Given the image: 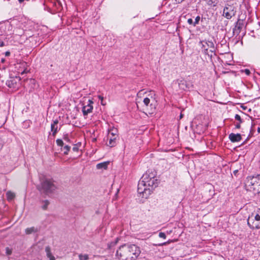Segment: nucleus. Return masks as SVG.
Masks as SVG:
<instances>
[{
  "instance_id": "obj_14",
  "label": "nucleus",
  "mask_w": 260,
  "mask_h": 260,
  "mask_svg": "<svg viewBox=\"0 0 260 260\" xmlns=\"http://www.w3.org/2000/svg\"><path fill=\"white\" fill-rule=\"evenodd\" d=\"M45 251L46 252L47 256L50 260H55L54 256L52 254L51 252V248L49 246H47L45 248Z\"/></svg>"
},
{
  "instance_id": "obj_32",
  "label": "nucleus",
  "mask_w": 260,
  "mask_h": 260,
  "mask_svg": "<svg viewBox=\"0 0 260 260\" xmlns=\"http://www.w3.org/2000/svg\"><path fill=\"white\" fill-rule=\"evenodd\" d=\"M63 139L67 142H69L70 141L69 138L67 135L64 136Z\"/></svg>"
},
{
  "instance_id": "obj_25",
  "label": "nucleus",
  "mask_w": 260,
  "mask_h": 260,
  "mask_svg": "<svg viewBox=\"0 0 260 260\" xmlns=\"http://www.w3.org/2000/svg\"><path fill=\"white\" fill-rule=\"evenodd\" d=\"M200 20V17L199 16H197L195 19V21L193 22L194 26L199 23Z\"/></svg>"
},
{
  "instance_id": "obj_3",
  "label": "nucleus",
  "mask_w": 260,
  "mask_h": 260,
  "mask_svg": "<svg viewBox=\"0 0 260 260\" xmlns=\"http://www.w3.org/2000/svg\"><path fill=\"white\" fill-rule=\"evenodd\" d=\"M40 193L45 195L53 193L57 189L56 182L52 178L44 175L39 176V183L36 185Z\"/></svg>"
},
{
  "instance_id": "obj_21",
  "label": "nucleus",
  "mask_w": 260,
  "mask_h": 260,
  "mask_svg": "<svg viewBox=\"0 0 260 260\" xmlns=\"http://www.w3.org/2000/svg\"><path fill=\"white\" fill-rule=\"evenodd\" d=\"M79 257L80 260H88L89 259V256L87 254H80Z\"/></svg>"
},
{
  "instance_id": "obj_43",
  "label": "nucleus",
  "mask_w": 260,
  "mask_h": 260,
  "mask_svg": "<svg viewBox=\"0 0 260 260\" xmlns=\"http://www.w3.org/2000/svg\"><path fill=\"white\" fill-rule=\"evenodd\" d=\"M210 2H211L212 3H213V2L212 1V0H209V1H208V3L209 4H210Z\"/></svg>"
},
{
  "instance_id": "obj_34",
  "label": "nucleus",
  "mask_w": 260,
  "mask_h": 260,
  "mask_svg": "<svg viewBox=\"0 0 260 260\" xmlns=\"http://www.w3.org/2000/svg\"><path fill=\"white\" fill-rule=\"evenodd\" d=\"M78 148L76 146H74V147H73V150L74 151H78Z\"/></svg>"
},
{
  "instance_id": "obj_10",
  "label": "nucleus",
  "mask_w": 260,
  "mask_h": 260,
  "mask_svg": "<svg viewBox=\"0 0 260 260\" xmlns=\"http://www.w3.org/2000/svg\"><path fill=\"white\" fill-rule=\"evenodd\" d=\"M89 103L87 105L83 106L82 108V112L84 116H86L88 113H90L92 112L93 109V106L92 104H93V102L91 100L88 101Z\"/></svg>"
},
{
  "instance_id": "obj_8",
  "label": "nucleus",
  "mask_w": 260,
  "mask_h": 260,
  "mask_svg": "<svg viewBox=\"0 0 260 260\" xmlns=\"http://www.w3.org/2000/svg\"><path fill=\"white\" fill-rule=\"evenodd\" d=\"M236 13V8L233 5L226 4L223 11V16L226 19H230L234 16Z\"/></svg>"
},
{
  "instance_id": "obj_19",
  "label": "nucleus",
  "mask_w": 260,
  "mask_h": 260,
  "mask_svg": "<svg viewBox=\"0 0 260 260\" xmlns=\"http://www.w3.org/2000/svg\"><path fill=\"white\" fill-rule=\"evenodd\" d=\"M6 196H7V199L9 201L12 200L15 196L14 193H13L10 191H9L7 192Z\"/></svg>"
},
{
  "instance_id": "obj_37",
  "label": "nucleus",
  "mask_w": 260,
  "mask_h": 260,
  "mask_svg": "<svg viewBox=\"0 0 260 260\" xmlns=\"http://www.w3.org/2000/svg\"><path fill=\"white\" fill-rule=\"evenodd\" d=\"M10 82L12 83H13V80H11V81H9V82H8V86H9V87H11V84H10Z\"/></svg>"
},
{
  "instance_id": "obj_39",
  "label": "nucleus",
  "mask_w": 260,
  "mask_h": 260,
  "mask_svg": "<svg viewBox=\"0 0 260 260\" xmlns=\"http://www.w3.org/2000/svg\"><path fill=\"white\" fill-rule=\"evenodd\" d=\"M260 214V210L258 211ZM257 227L260 228V223L259 224L255 225Z\"/></svg>"
},
{
  "instance_id": "obj_26",
  "label": "nucleus",
  "mask_w": 260,
  "mask_h": 260,
  "mask_svg": "<svg viewBox=\"0 0 260 260\" xmlns=\"http://www.w3.org/2000/svg\"><path fill=\"white\" fill-rule=\"evenodd\" d=\"M4 144H5V141L2 138H0V151L3 148Z\"/></svg>"
},
{
  "instance_id": "obj_44",
  "label": "nucleus",
  "mask_w": 260,
  "mask_h": 260,
  "mask_svg": "<svg viewBox=\"0 0 260 260\" xmlns=\"http://www.w3.org/2000/svg\"><path fill=\"white\" fill-rule=\"evenodd\" d=\"M257 131H258V133H260V127L258 128Z\"/></svg>"
},
{
  "instance_id": "obj_15",
  "label": "nucleus",
  "mask_w": 260,
  "mask_h": 260,
  "mask_svg": "<svg viewBox=\"0 0 260 260\" xmlns=\"http://www.w3.org/2000/svg\"><path fill=\"white\" fill-rule=\"evenodd\" d=\"M108 138L109 139V143L107 144L108 146L112 147L114 146L116 144V137H108Z\"/></svg>"
},
{
  "instance_id": "obj_18",
  "label": "nucleus",
  "mask_w": 260,
  "mask_h": 260,
  "mask_svg": "<svg viewBox=\"0 0 260 260\" xmlns=\"http://www.w3.org/2000/svg\"><path fill=\"white\" fill-rule=\"evenodd\" d=\"M118 130L116 128H113L109 131L108 137H117Z\"/></svg>"
},
{
  "instance_id": "obj_28",
  "label": "nucleus",
  "mask_w": 260,
  "mask_h": 260,
  "mask_svg": "<svg viewBox=\"0 0 260 260\" xmlns=\"http://www.w3.org/2000/svg\"><path fill=\"white\" fill-rule=\"evenodd\" d=\"M6 251L7 255H10L12 252V250L10 249L9 247H6Z\"/></svg>"
},
{
  "instance_id": "obj_16",
  "label": "nucleus",
  "mask_w": 260,
  "mask_h": 260,
  "mask_svg": "<svg viewBox=\"0 0 260 260\" xmlns=\"http://www.w3.org/2000/svg\"><path fill=\"white\" fill-rule=\"evenodd\" d=\"M39 231V229L38 228H35V227L32 226V227H31V228H27L25 230V233L27 235H29V234H30L31 233H37Z\"/></svg>"
},
{
  "instance_id": "obj_23",
  "label": "nucleus",
  "mask_w": 260,
  "mask_h": 260,
  "mask_svg": "<svg viewBox=\"0 0 260 260\" xmlns=\"http://www.w3.org/2000/svg\"><path fill=\"white\" fill-rule=\"evenodd\" d=\"M56 144L58 146L62 147L63 145V142L62 140L61 139H57L56 141Z\"/></svg>"
},
{
  "instance_id": "obj_27",
  "label": "nucleus",
  "mask_w": 260,
  "mask_h": 260,
  "mask_svg": "<svg viewBox=\"0 0 260 260\" xmlns=\"http://www.w3.org/2000/svg\"><path fill=\"white\" fill-rule=\"evenodd\" d=\"M98 98L101 100V104L102 105H105L106 104L104 103L103 102V101H104V97L101 95H99L98 96Z\"/></svg>"
},
{
  "instance_id": "obj_24",
  "label": "nucleus",
  "mask_w": 260,
  "mask_h": 260,
  "mask_svg": "<svg viewBox=\"0 0 260 260\" xmlns=\"http://www.w3.org/2000/svg\"><path fill=\"white\" fill-rule=\"evenodd\" d=\"M235 119H236L237 120L239 121V122H240V123H242L243 122V120L242 119H241L240 116L238 114H236L235 116Z\"/></svg>"
},
{
  "instance_id": "obj_42",
  "label": "nucleus",
  "mask_w": 260,
  "mask_h": 260,
  "mask_svg": "<svg viewBox=\"0 0 260 260\" xmlns=\"http://www.w3.org/2000/svg\"><path fill=\"white\" fill-rule=\"evenodd\" d=\"M183 117V114H181L180 115V119L182 118Z\"/></svg>"
},
{
  "instance_id": "obj_45",
  "label": "nucleus",
  "mask_w": 260,
  "mask_h": 260,
  "mask_svg": "<svg viewBox=\"0 0 260 260\" xmlns=\"http://www.w3.org/2000/svg\"><path fill=\"white\" fill-rule=\"evenodd\" d=\"M165 244H166V243H163V244H159V245H165Z\"/></svg>"
},
{
  "instance_id": "obj_29",
  "label": "nucleus",
  "mask_w": 260,
  "mask_h": 260,
  "mask_svg": "<svg viewBox=\"0 0 260 260\" xmlns=\"http://www.w3.org/2000/svg\"><path fill=\"white\" fill-rule=\"evenodd\" d=\"M159 237L160 238H163V239H166V234L164 233H162V232H160L159 233Z\"/></svg>"
},
{
  "instance_id": "obj_30",
  "label": "nucleus",
  "mask_w": 260,
  "mask_h": 260,
  "mask_svg": "<svg viewBox=\"0 0 260 260\" xmlns=\"http://www.w3.org/2000/svg\"><path fill=\"white\" fill-rule=\"evenodd\" d=\"M244 73H245L247 75H249L250 74V71L249 69H246L243 71Z\"/></svg>"
},
{
  "instance_id": "obj_7",
  "label": "nucleus",
  "mask_w": 260,
  "mask_h": 260,
  "mask_svg": "<svg viewBox=\"0 0 260 260\" xmlns=\"http://www.w3.org/2000/svg\"><path fill=\"white\" fill-rule=\"evenodd\" d=\"M260 223V214L259 211L255 215L253 213L248 217L247 219V224L251 229H259L260 228L257 227L255 225Z\"/></svg>"
},
{
  "instance_id": "obj_6",
  "label": "nucleus",
  "mask_w": 260,
  "mask_h": 260,
  "mask_svg": "<svg viewBox=\"0 0 260 260\" xmlns=\"http://www.w3.org/2000/svg\"><path fill=\"white\" fill-rule=\"evenodd\" d=\"M155 96V93L153 91H150L148 96L145 98L143 100L144 104L150 110L152 113L154 111L157 105Z\"/></svg>"
},
{
  "instance_id": "obj_11",
  "label": "nucleus",
  "mask_w": 260,
  "mask_h": 260,
  "mask_svg": "<svg viewBox=\"0 0 260 260\" xmlns=\"http://www.w3.org/2000/svg\"><path fill=\"white\" fill-rule=\"evenodd\" d=\"M177 82L179 88L182 90H185L189 88L190 87L189 84H188L187 82L185 80H178Z\"/></svg>"
},
{
  "instance_id": "obj_1",
  "label": "nucleus",
  "mask_w": 260,
  "mask_h": 260,
  "mask_svg": "<svg viewBox=\"0 0 260 260\" xmlns=\"http://www.w3.org/2000/svg\"><path fill=\"white\" fill-rule=\"evenodd\" d=\"M156 172L148 170L143 174L138 184V192L147 199L152 190L158 186L159 181L156 178Z\"/></svg>"
},
{
  "instance_id": "obj_33",
  "label": "nucleus",
  "mask_w": 260,
  "mask_h": 260,
  "mask_svg": "<svg viewBox=\"0 0 260 260\" xmlns=\"http://www.w3.org/2000/svg\"><path fill=\"white\" fill-rule=\"evenodd\" d=\"M240 124L241 123H240V122L237 123L236 125V127H235L236 128H238V129L240 128L241 127Z\"/></svg>"
},
{
  "instance_id": "obj_17",
  "label": "nucleus",
  "mask_w": 260,
  "mask_h": 260,
  "mask_svg": "<svg viewBox=\"0 0 260 260\" xmlns=\"http://www.w3.org/2000/svg\"><path fill=\"white\" fill-rule=\"evenodd\" d=\"M109 164L108 161H105L101 163H99L96 165V168L98 169H106L108 167V165Z\"/></svg>"
},
{
  "instance_id": "obj_36",
  "label": "nucleus",
  "mask_w": 260,
  "mask_h": 260,
  "mask_svg": "<svg viewBox=\"0 0 260 260\" xmlns=\"http://www.w3.org/2000/svg\"><path fill=\"white\" fill-rule=\"evenodd\" d=\"M10 55V52L9 51H6L5 52V55L6 56H9Z\"/></svg>"
},
{
  "instance_id": "obj_41",
  "label": "nucleus",
  "mask_w": 260,
  "mask_h": 260,
  "mask_svg": "<svg viewBox=\"0 0 260 260\" xmlns=\"http://www.w3.org/2000/svg\"><path fill=\"white\" fill-rule=\"evenodd\" d=\"M5 59L4 58H2V59H1V62H5Z\"/></svg>"
},
{
  "instance_id": "obj_12",
  "label": "nucleus",
  "mask_w": 260,
  "mask_h": 260,
  "mask_svg": "<svg viewBox=\"0 0 260 260\" xmlns=\"http://www.w3.org/2000/svg\"><path fill=\"white\" fill-rule=\"evenodd\" d=\"M229 138L232 142H238L241 140L242 137L240 134L231 133L229 135Z\"/></svg>"
},
{
  "instance_id": "obj_40",
  "label": "nucleus",
  "mask_w": 260,
  "mask_h": 260,
  "mask_svg": "<svg viewBox=\"0 0 260 260\" xmlns=\"http://www.w3.org/2000/svg\"><path fill=\"white\" fill-rule=\"evenodd\" d=\"M18 1L19 3L21 4L22 2H23L24 0H18Z\"/></svg>"
},
{
  "instance_id": "obj_38",
  "label": "nucleus",
  "mask_w": 260,
  "mask_h": 260,
  "mask_svg": "<svg viewBox=\"0 0 260 260\" xmlns=\"http://www.w3.org/2000/svg\"><path fill=\"white\" fill-rule=\"evenodd\" d=\"M238 171L237 170H235L233 173L234 174L236 175L237 174V173H238Z\"/></svg>"
},
{
  "instance_id": "obj_13",
  "label": "nucleus",
  "mask_w": 260,
  "mask_h": 260,
  "mask_svg": "<svg viewBox=\"0 0 260 260\" xmlns=\"http://www.w3.org/2000/svg\"><path fill=\"white\" fill-rule=\"evenodd\" d=\"M58 123V120H55L51 125V129L53 132L52 135L53 136H55L57 132V124Z\"/></svg>"
},
{
  "instance_id": "obj_22",
  "label": "nucleus",
  "mask_w": 260,
  "mask_h": 260,
  "mask_svg": "<svg viewBox=\"0 0 260 260\" xmlns=\"http://www.w3.org/2000/svg\"><path fill=\"white\" fill-rule=\"evenodd\" d=\"M70 146H68V145H66L63 149L65 150V151H64L63 153L65 154V155H67L68 154L70 150Z\"/></svg>"
},
{
  "instance_id": "obj_35",
  "label": "nucleus",
  "mask_w": 260,
  "mask_h": 260,
  "mask_svg": "<svg viewBox=\"0 0 260 260\" xmlns=\"http://www.w3.org/2000/svg\"><path fill=\"white\" fill-rule=\"evenodd\" d=\"M5 46L4 42L3 41L0 42V47H3Z\"/></svg>"
},
{
  "instance_id": "obj_20",
  "label": "nucleus",
  "mask_w": 260,
  "mask_h": 260,
  "mask_svg": "<svg viewBox=\"0 0 260 260\" xmlns=\"http://www.w3.org/2000/svg\"><path fill=\"white\" fill-rule=\"evenodd\" d=\"M43 203L44 204L42 206V208L43 210H46L48 207V206L49 204V202L48 200H45L43 201Z\"/></svg>"
},
{
  "instance_id": "obj_2",
  "label": "nucleus",
  "mask_w": 260,
  "mask_h": 260,
  "mask_svg": "<svg viewBox=\"0 0 260 260\" xmlns=\"http://www.w3.org/2000/svg\"><path fill=\"white\" fill-rule=\"evenodd\" d=\"M140 253V248L135 244H124L117 251V255L121 260H136Z\"/></svg>"
},
{
  "instance_id": "obj_4",
  "label": "nucleus",
  "mask_w": 260,
  "mask_h": 260,
  "mask_svg": "<svg viewBox=\"0 0 260 260\" xmlns=\"http://www.w3.org/2000/svg\"><path fill=\"white\" fill-rule=\"evenodd\" d=\"M246 190L254 194L260 193V179L258 176H248L245 183Z\"/></svg>"
},
{
  "instance_id": "obj_5",
  "label": "nucleus",
  "mask_w": 260,
  "mask_h": 260,
  "mask_svg": "<svg viewBox=\"0 0 260 260\" xmlns=\"http://www.w3.org/2000/svg\"><path fill=\"white\" fill-rule=\"evenodd\" d=\"M200 44L202 46V52L212 58L213 54L215 55L216 48L213 42L201 41Z\"/></svg>"
},
{
  "instance_id": "obj_9",
  "label": "nucleus",
  "mask_w": 260,
  "mask_h": 260,
  "mask_svg": "<svg viewBox=\"0 0 260 260\" xmlns=\"http://www.w3.org/2000/svg\"><path fill=\"white\" fill-rule=\"evenodd\" d=\"M243 25V19L239 18L236 23L235 28L233 29L234 34L239 35L241 32Z\"/></svg>"
},
{
  "instance_id": "obj_31",
  "label": "nucleus",
  "mask_w": 260,
  "mask_h": 260,
  "mask_svg": "<svg viewBox=\"0 0 260 260\" xmlns=\"http://www.w3.org/2000/svg\"><path fill=\"white\" fill-rule=\"evenodd\" d=\"M187 22L189 24H192L193 25V20L191 18H189L187 20Z\"/></svg>"
}]
</instances>
